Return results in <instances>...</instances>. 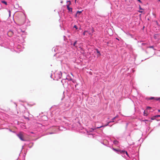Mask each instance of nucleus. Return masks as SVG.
<instances>
[{"mask_svg":"<svg viewBox=\"0 0 160 160\" xmlns=\"http://www.w3.org/2000/svg\"><path fill=\"white\" fill-rule=\"evenodd\" d=\"M156 118V117H154V116L153 117H152L151 119L152 120H154L155 119V118Z\"/></svg>","mask_w":160,"mask_h":160,"instance_id":"obj_12","label":"nucleus"},{"mask_svg":"<svg viewBox=\"0 0 160 160\" xmlns=\"http://www.w3.org/2000/svg\"><path fill=\"white\" fill-rule=\"evenodd\" d=\"M82 13V11H78L77 12V13L76 14V16H79V14Z\"/></svg>","mask_w":160,"mask_h":160,"instance_id":"obj_6","label":"nucleus"},{"mask_svg":"<svg viewBox=\"0 0 160 160\" xmlns=\"http://www.w3.org/2000/svg\"><path fill=\"white\" fill-rule=\"evenodd\" d=\"M150 108V107H148L147 108H148H148Z\"/></svg>","mask_w":160,"mask_h":160,"instance_id":"obj_23","label":"nucleus"},{"mask_svg":"<svg viewBox=\"0 0 160 160\" xmlns=\"http://www.w3.org/2000/svg\"><path fill=\"white\" fill-rule=\"evenodd\" d=\"M61 3H62V1H61Z\"/></svg>","mask_w":160,"mask_h":160,"instance_id":"obj_26","label":"nucleus"},{"mask_svg":"<svg viewBox=\"0 0 160 160\" xmlns=\"http://www.w3.org/2000/svg\"><path fill=\"white\" fill-rule=\"evenodd\" d=\"M158 111L160 112V109L158 110Z\"/></svg>","mask_w":160,"mask_h":160,"instance_id":"obj_24","label":"nucleus"},{"mask_svg":"<svg viewBox=\"0 0 160 160\" xmlns=\"http://www.w3.org/2000/svg\"><path fill=\"white\" fill-rule=\"evenodd\" d=\"M154 117H160V115H157L155 116H154Z\"/></svg>","mask_w":160,"mask_h":160,"instance_id":"obj_13","label":"nucleus"},{"mask_svg":"<svg viewBox=\"0 0 160 160\" xmlns=\"http://www.w3.org/2000/svg\"><path fill=\"white\" fill-rule=\"evenodd\" d=\"M76 1V0H75V1Z\"/></svg>","mask_w":160,"mask_h":160,"instance_id":"obj_29","label":"nucleus"},{"mask_svg":"<svg viewBox=\"0 0 160 160\" xmlns=\"http://www.w3.org/2000/svg\"><path fill=\"white\" fill-rule=\"evenodd\" d=\"M96 51L97 52V57H98L99 56H100L101 55V53L99 51V50L97 49H95Z\"/></svg>","mask_w":160,"mask_h":160,"instance_id":"obj_4","label":"nucleus"},{"mask_svg":"<svg viewBox=\"0 0 160 160\" xmlns=\"http://www.w3.org/2000/svg\"><path fill=\"white\" fill-rule=\"evenodd\" d=\"M74 28H75L76 29H78L76 25H74Z\"/></svg>","mask_w":160,"mask_h":160,"instance_id":"obj_16","label":"nucleus"},{"mask_svg":"<svg viewBox=\"0 0 160 160\" xmlns=\"http://www.w3.org/2000/svg\"><path fill=\"white\" fill-rule=\"evenodd\" d=\"M2 3H4L6 5L7 4V2L6 1H2Z\"/></svg>","mask_w":160,"mask_h":160,"instance_id":"obj_10","label":"nucleus"},{"mask_svg":"<svg viewBox=\"0 0 160 160\" xmlns=\"http://www.w3.org/2000/svg\"><path fill=\"white\" fill-rule=\"evenodd\" d=\"M156 22L157 23H158L157 21H156Z\"/></svg>","mask_w":160,"mask_h":160,"instance_id":"obj_27","label":"nucleus"},{"mask_svg":"<svg viewBox=\"0 0 160 160\" xmlns=\"http://www.w3.org/2000/svg\"><path fill=\"white\" fill-rule=\"evenodd\" d=\"M159 100L160 101V99H159Z\"/></svg>","mask_w":160,"mask_h":160,"instance_id":"obj_28","label":"nucleus"},{"mask_svg":"<svg viewBox=\"0 0 160 160\" xmlns=\"http://www.w3.org/2000/svg\"><path fill=\"white\" fill-rule=\"evenodd\" d=\"M153 47H154L153 46H152L150 47L149 48H153Z\"/></svg>","mask_w":160,"mask_h":160,"instance_id":"obj_19","label":"nucleus"},{"mask_svg":"<svg viewBox=\"0 0 160 160\" xmlns=\"http://www.w3.org/2000/svg\"><path fill=\"white\" fill-rule=\"evenodd\" d=\"M154 99L155 100H156V101H158L159 100L160 98H155L154 97H152L150 98H149V100H152V99Z\"/></svg>","mask_w":160,"mask_h":160,"instance_id":"obj_5","label":"nucleus"},{"mask_svg":"<svg viewBox=\"0 0 160 160\" xmlns=\"http://www.w3.org/2000/svg\"><path fill=\"white\" fill-rule=\"evenodd\" d=\"M88 32V31H85L83 32V35H85V32Z\"/></svg>","mask_w":160,"mask_h":160,"instance_id":"obj_14","label":"nucleus"},{"mask_svg":"<svg viewBox=\"0 0 160 160\" xmlns=\"http://www.w3.org/2000/svg\"><path fill=\"white\" fill-rule=\"evenodd\" d=\"M71 4V2L70 1H68L67 2V8L68 10H72V8L69 7V5Z\"/></svg>","mask_w":160,"mask_h":160,"instance_id":"obj_2","label":"nucleus"},{"mask_svg":"<svg viewBox=\"0 0 160 160\" xmlns=\"http://www.w3.org/2000/svg\"><path fill=\"white\" fill-rule=\"evenodd\" d=\"M13 34V32L12 31H9L8 33V34L10 37L12 36Z\"/></svg>","mask_w":160,"mask_h":160,"instance_id":"obj_3","label":"nucleus"},{"mask_svg":"<svg viewBox=\"0 0 160 160\" xmlns=\"http://www.w3.org/2000/svg\"><path fill=\"white\" fill-rule=\"evenodd\" d=\"M158 2H160V0H158Z\"/></svg>","mask_w":160,"mask_h":160,"instance_id":"obj_25","label":"nucleus"},{"mask_svg":"<svg viewBox=\"0 0 160 160\" xmlns=\"http://www.w3.org/2000/svg\"><path fill=\"white\" fill-rule=\"evenodd\" d=\"M113 149L115 151H117V152L118 151H119L118 150H117V149H115L114 148H113Z\"/></svg>","mask_w":160,"mask_h":160,"instance_id":"obj_15","label":"nucleus"},{"mask_svg":"<svg viewBox=\"0 0 160 160\" xmlns=\"http://www.w3.org/2000/svg\"><path fill=\"white\" fill-rule=\"evenodd\" d=\"M138 0V1L139 2H141V1L140 0Z\"/></svg>","mask_w":160,"mask_h":160,"instance_id":"obj_22","label":"nucleus"},{"mask_svg":"<svg viewBox=\"0 0 160 160\" xmlns=\"http://www.w3.org/2000/svg\"><path fill=\"white\" fill-rule=\"evenodd\" d=\"M9 14V16H10V11H8Z\"/></svg>","mask_w":160,"mask_h":160,"instance_id":"obj_18","label":"nucleus"},{"mask_svg":"<svg viewBox=\"0 0 160 160\" xmlns=\"http://www.w3.org/2000/svg\"><path fill=\"white\" fill-rule=\"evenodd\" d=\"M148 114V112L147 111H144V115L145 116H147Z\"/></svg>","mask_w":160,"mask_h":160,"instance_id":"obj_7","label":"nucleus"},{"mask_svg":"<svg viewBox=\"0 0 160 160\" xmlns=\"http://www.w3.org/2000/svg\"><path fill=\"white\" fill-rule=\"evenodd\" d=\"M139 11L140 12H142V11Z\"/></svg>","mask_w":160,"mask_h":160,"instance_id":"obj_21","label":"nucleus"},{"mask_svg":"<svg viewBox=\"0 0 160 160\" xmlns=\"http://www.w3.org/2000/svg\"><path fill=\"white\" fill-rule=\"evenodd\" d=\"M113 143L115 144H118V142L117 140H114L113 141Z\"/></svg>","mask_w":160,"mask_h":160,"instance_id":"obj_8","label":"nucleus"},{"mask_svg":"<svg viewBox=\"0 0 160 160\" xmlns=\"http://www.w3.org/2000/svg\"><path fill=\"white\" fill-rule=\"evenodd\" d=\"M18 137L22 141H25L26 140L24 138V133L22 132H19L17 135Z\"/></svg>","mask_w":160,"mask_h":160,"instance_id":"obj_1","label":"nucleus"},{"mask_svg":"<svg viewBox=\"0 0 160 160\" xmlns=\"http://www.w3.org/2000/svg\"><path fill=\"white\" fill-rule=\"evenodd\" d=\"M77 41H76L74 42L73 43V46H74L75 47H76V48L78 47L77 46H76V45L77 44Z\"/></svg>","mask_w":160,"mask_h":160,"instance_id":"obj_9","label":"nucleus"},{"mask_svg":"<svg viewBox=\"0 0 160 160\" xmlns=\"http://www.w3.org/2000/svg\"><path fill=\"white\" fill-rule=\"evenodd\" d=\"M122 152H123V153H124V152H125V153H126V154L128 155V153L126 151H122Z\"/></svg>","mask_w":160,"mask_h":160,"instance_id":"obj_11","label":"nucleus"},{"mask_svg":"<svg viewBox=\"0 0 160 160\" xmlns=\"http://www.w3.org/2000/svg\"><path fill=\"white\" fill-rule=\"evenodd\" d=\"M103 126H101L100 127H97L96 128H101V127H102Z\"/></svg>","mask_w":160,"mask_h":160,"instance_id":"obj_17","label":"nucleus"},{"mask_svg":"<svg viewBox=\"0 0 160 160\" xmlns=\"http://www.w3.org/2000/svg\"><path fill=\"white\" fill-rule=\"evenodd\" d=\"M116 117H115L114 118H113V119H113V120H114Z\"/></svg>","mask_w":160,"mask_h":160,"instance_id":"obj_20","label":"nucleus"}]
</instances>
